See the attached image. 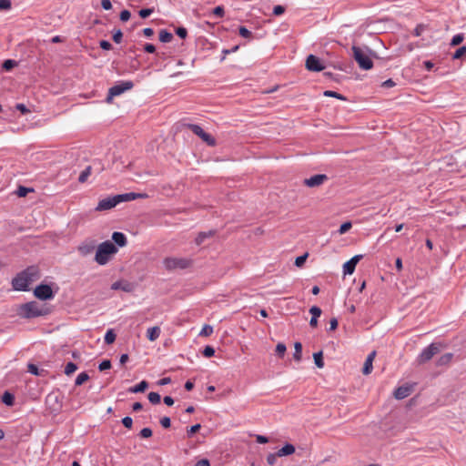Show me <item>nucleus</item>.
<instances>
[{
    "label": "nucleus",
    "mask_w": 466,
    "mask_h": 466,
    "mask_svg": "<svg viewBox=\"0 0 466 466\" xmlns=\"http://www.w3.org/2000/svg\"><path fill=\"white\" fill-rule=\"evenodd\" d=\"M40 278L37 267L31 266L22 272L18 273L12 280V286L15 290L26 291L29 286Z\"/></svg>",
    "instance_id": "obj_1"
},
{
    "label": "nucleus",
    "mask_w": 466,
    "mask_h": 466,
    "mask_svg": "<svg viewBox=\"0 0 466 466\" xmlns=\"http://www.w3.org/2000/svg\"><path fill=\"white\" fill-rule=\"evenodd\" d=\"M118 251L116 246L106 240L102 242L96 247V252L95 255V261L101 266L107 264L112 257Z\"/></svg>",
    "instance_id": "obj_2"
},
{
    "label": "nucleus",
    "mask_w": 466,
    "mask_h": 466,
    "mask_svg": "<svg viewBox=\"0 0 466 466\" xmlns=\"http://www.w3.org/2000/svg\"><path fill=\"white\" fill-rule=\"evenodd\" d=\"M48 313L47 309L36 301H30L19 306L17 314L24 319H33L45 316Z\"/></svg>",
    "instance_id": "obj_3"
},
{
    "label": "nucleus",
    "mask_w": 466,
    "mask_h": 466,
    "mask_svg": "<svg viewBox=\"0 0 466 466\" xmlns=\"http://www.w3.org/2000/svg\"><path fill=\"white\" fill-rule=\"evenodd\" d=\"M353 57L358 63L359 66L363 70L371 69L373 62L362 48L359 46H352Z\"/></svg>",
    "instance_id": "obj_4"
},
{
    "label": "nucleus",
    "mask_w": 466,
    "mask_h": 466,
    "mask_svg": "<svg viewBox=\"0 0 466 466\" xmlns=\"http://www.w3.org/2000/svg\"><path fill=\"white\" fill-rule=\"evenodd\" d=\"M441 343L432 342L428 347L424 348L417 357V362L419 364H424L431 360L433 356L438 354L441 350Z\"/></svg>",
    "instance_id": "obj_5"
},
{
    "label": "nucleus",
    "mask_w": 466,
    "mask_h": 466,
    "mask_svg": "<svg viewBox=\"0 0 466 466\" xmlns=\"http://www.w3.org/2000/svg\"><path fill=\"white\" fill-rule=\"evenodd\" d=\"M192 260L187 258H167L164 265L168 270L185 269L191 266Z\"/></svg>",
    "instance_id": "obj_6"
},
{
    "label": "nucleus",
    "mask_w": 466,
    "mask_h": 466,
    "mask_svg": "<svg viewBox=\"0 0 466 466\" xmlns=\"http://www.w3.org/2000/svg\"><path fill=\"white\" fill-rule=\"evenodd\" d=\"M133 86L134 84L132 81H122L117 83L109 88L106 102L110 103L114 96H120L125 91L132 89Z\"/></svg>",
    "instance_id": "obj_7"
},
{
    "label": "nucleus",
    "mask_w": 466,
    "mask_h": 466,
    "mask_svg": "<svg viewBox=\"0 0 466 466\" xmlns=\"http://www.w3.org/2000/svg\"><path fill=\"white\" fill-rule=\"evenodd\" d=\"M34 295L42 300H47L54 298V292L49 285L41 284L34 290Z\"/></svg>",
    "instance_id": "obj_8"
},
{
    "label": "nucleus",
    "mask_w": 466,
    "mask_h": 466,
    "mask_svg": "<svg viewBox=\"0 0 466 466\" xmlns=\"http://www.w3.org/2000/svg\"><path fill=\"white\" fill-rule=\"evenodd\" d=\"M97 247L96 240L88 238L84 240L77 248V250L81 256H87L91 254Z\"/></svg>",
    "instance_id": "obj_9"
},
{
    "label": "nucleus",
    "mask_w": 466,
    "mask_h": 466,
    "mask_svg": "<svg viewBox=\"0 0 466 466\" xmlns=\"http://www.w3.org/2000/svg\"><path fill=\"white\" fill-rule=\"evenodd\" d=\"M306 68L312 72H320L324 69V66L319 57L309 55L306 59Z\"/></svg>",
    "instance_id": "obj_10"
},
{
    "label": "nucleus",
    "mask_w": 466,
    "mask_h": 466,
    "mask_svg": "<svg viewBox=\"0 0 466 466\" xmlns=\"http://www.w3.org/2000/svg\"><path fill=\"white\" fill-rule=\"evenodd\" d=\"M328 180V177L324 174L314 175L309 178L304 179V184L309 187H316L322 185Z\"/></svg>",
    "instance_id": "obj_11"
},
{
    "label": "nucleus",
    "mask_w": 466,
    "mask_h": 466,
    "mask_svg": "<svg viewBox=\"0 0 466 466\" xmlns=\"http://www.w3.org/2000/svg\"><path fill=\"white\" fill-rule=\"evenodd\" d=\"M362 258V255H356L348 260L343 265V273L344 275H351L356 268L357 263Z\"/></svg>",
    "instance_id": "obj_12"
},
{
    "label": "nucleus",
    "mask_w": 466,
    "mask_h": 466,
    "mask_svg": "<svg viewBox=\"0 0 466 466\" xmlns=\"http://www.w3.org/2000/svg\"><path fill=\"white\" fill-rule=\"evenodd\" d=\"M116 206L114 197L106 198L100 200L97 204L96 210H107Z\"/></svg>",
    "instance_id": "obj_13"
},
{
    "label": "nucleus",
    "mask_w": 466,
    "mask_h": 466,
    "mask_svg": "<svg viewBox=\"0 0 466 466\" xmlns=\"http://www.w3.org/2000/svg\"><path fill=\"white\" fill-rule=\"evenodd\" d=\"M375 356H376L375 350L371 351L368 355V357L364 362L363 369H362V372L364 375H369L372 371V369H373L372 363L375 359Z\"/></svg>",
    "instance_id": "obj_14"
},
{
    "label": "nucleus",
    "mask_w": 466,
    "mask_h": 466,
    "mask_svg": "<svg viewBox=\"0 0 466 466\" xmlns=\"http://www.w3.org/2000/svg\"><path fill=\"white\" fill-rule=\"evenodd\" d=\"M411 393V388L410 386H400L394 391V397L397 400H403Z\"/></svg>",
    "instance_id": "obj_15"
},
{
    "label": "nucleus",
    "mask_w": 466,
    "mask_h": 466,
    "mask_svg": "<svg viewBox=\"0 0 466 466\" xmlns=\"http://www.w3.org/2000/svg\"><path fill=\"white\" fill-rule=\"evenodd\" d=\"M114 244L119 247H125L127 245V237L122 232H114L112 235Z\"/></svg>",
    "instance_id": "obj_16"
},
{
    "label": "nucleus",
    "mask_w": 466,
    "mask_h": 466,
    "mask_svg": "<svg viewBox=\"0 0 466 466\" xmlns=\"http://www.w3.org/2000/svg\"><path fill=\"white\" fill-rule=\"evenodd\" d=\"M160 333H161V329L159 327H157V326L151 327V328H148L147 330V338L150 341H155L157 339H158V337L160 336Z\"/></svg>",
    "instance_id": "obj_17"
},
{
    "label": "nucleus",
    "mask_w": 466,
    "mask_h": 466,
    "mask_svg": "<svg viewBox=\"0 0 466 466\" xmlns=\"http://www.w3.org/2000/svg\"><path fill=\"white\" fill-rule=\"evenodd\" d=\"M453 359L452 353H445L441 355L437 360L436 365L437 366H448Z\"/></svg>",
    "instance_id": "obj_18"
},
{
    "label": "nucleus",
    "mask_w": 466,
    "mask_h": 466,
    "mask_svg": "<svg viewBox=\"0 0 466 466\" xmlns=\"http://www.w3.org/2000/svg\"><path fill=\"white\" fill-rule=\"evenodd\" d=\"M295 452V447L292 444L287 443L278 451L279 457L291 455Z\"/></svg>",
    "instance_id": "obj_19"
},
{
    "label": "nucleus",
    "mask_w": 466,
    "mask_h": 466,
    "mask_svg": "<svg viewBox=\"0 0 466 466\" xmlns=\"http://www.w3.org/2000/svg\"><path fill=\"white\" fill-rule=\"evenodd\" d=\"M148 387V383L146 380L140 381L137 385L128 389L131 393L144 392Z\"/></svg>",
    "instance_id": "obj_20"
},
{
    "label": "nucleus",
    "mask_w": 466,
    "mask_h": 466,
    "mask_svg": "<svg viewBox=\"0 0 466 466\" xmlns=\"http://www.w3.org/2000/svg\"><path fill=\"white\" fill-rule=\"evenodd\" d=\"M214 234H215L214 230H209L207 232H199L195 239V242L197 245H201L205 241L206 238L214 236Z\"/></svg>",
    "instance_id": "obj_21"
},
{
    "label": "nucleus",
    "mask_w": 466,
    "mask_h": 466,
    "mask_svg": "<svg viewBox=\"0 0 466 466\" xmlns=\"http://www.w3.org/2000/svg\"><path fill=\"white\" fill-rule=\"evenodd\" d=\"M187 127L196 136L199 137L200 138H202L206 134L203 128L198 125L189 124Z\"/></svg>",
    "instance_id": "obj_22"
},
{
    "label": "nucleus",
    "mask_w": 466,
    "mask_h": 466,
    "mask_svg": "<svg viewBox=\"0 0 466 466\" xmlns=\"http://www.w3.org/2000/svg\"><path fill=\"white\" fill-rule=\"evenodd\" d=\"M294 354L293 358L297 361H300L302 358V344L300 342H296L294 344Z\"/></svg>",
    "instance_id": "obj_23"
},
{
    "label": "nucleus",
    "mask_w": 466,
    "mask_h": 466,
    "mask_svg": "<svg viewBox=\"0 0 466 466\" xmlns=\"http://www.w3.org/2000/svg\"><path fill=\"white\" fill-rule=\"evenodd\" d=\"M173 39V35L163 29L159 32V40L162 43H169Z\"/></svg>",
    "instance_id": "obj_24"
},
{
    "label": "nucleus",
    "mask_w": 466,
    "mask_h": 466,
    "mask_svg": "<svg viewBox=\"0 0 466 466\" xmlns=\"http://www.w3.org/2000/svg\"><path fill=\"white\" fill-rule=\"evenodd\" d=\"M92 167L88 166L86 167L79 175L78 181L80 183H85L88 177L91 175Z\"/></svg>",
    "instance_id": "obj_25"
},
{
    "label": "nucleus",
    "mask_w": 466,
    "mask_h": 466,
    "mask_svg": "<svg viewBox=\"0 0 466 466\" xmlns=\"http://www.w3.org/2000/svg\"><path fill=\"white\" fill-rule=\"evenodd\" d=\"M2 401L7 406H12L15 401V397L12 393L5 391L2 396Z\"/></svg>",
    "instance_id": "obj_26"
},
{
    "label": "nucleus",
    "mask_w": 466,
    "mask_h": 466,
    "mask_svg": "<svg viewBox=\"0 0 466 466\" xmlns=\"http://www.w3.org/2000/svg\"><path fill=\"white\" fill-rule=\"evenodd\" d=\"M313 359L316 366L318 368H323L324 367V361H323V354L322 351L315 352L313 354Z\"/></svg>",
    "instance_id": "obj_27"
},
{
    "label": "nucleus",
    "mask_w": 466,
    "mask_h": 466,
    "mask_svg": "<svg viewBox=\"0 0 466 466\" xmlns=\"http://www.w3.org/2000/svg\"><path fill=\"white\" fill-rule=\"evenodd\" d=\"M89 379V376L86 372H81L77 375L76 380H75V384L76 386H80L82 385L84 382H86V380H88Z\"/></svg>",
    "instance_id": "obj_28"
},
{
    "label": "nucleus",
    "mask_w": 466,
    "mask_h": 466,
    "mask_svg": "<svg viewBox=\"0 0 466 466\" xmlns=\"http://www.w3.org/2000/svg\"><path fill=\"white\" fill-rule=\"evenodd\" d=\"M116 337L113 329H108L105 335V342L106 344H112L116 340Z\"/></svg>",
    "instance_id": "obj_29"
},
{
    "label": "nucleus",
    "mask_w": 466,
    "mask_h": 466,
    "mask_svg": "<svg viewBox=\"0 0 466 466\" xmlns=\"http://www.w3.org/2000/svg\"><path fill=\"white\" fill-rule=\"evenodd\" d=\"M324 96H329V97H336V98H338L339 100H342V101L346 100V97L343 95H341L339 93H337L335 91H331V90L325 91L324 92Z\"/></svg>",
    "instance_id": "obj_30"
},
{
    "label": "nucleus",
    "mask_w": 466,
    "mask_h": 466,
    "mask_svg": "<svg viewBox=\"0 0 466 466\" xmlns=\"http://www.w3.org/2000/svg\"><path fill=\"white\" fill-rule=\"evenodd\" d=\"M148 400L152 404H158L161 400V397L157 392H149L148 394Z\"/></svg>",
    "instance_id": "obj_31"
},
{
    "label": "nucleus",
    "mask_w": 466,
    "mask_h": 466,
    "mask_svg": "<svg viewBox=\"0 0 466 466\" xmlns=\"http://www.w3.org/2000/svg\"><path fill=\"white\" fill-rule=\"evenodd\" d=\"M77 370V366L74 362H68L65 367V373L69 376Z\"/></svg>",
    "instance_id": "obj_32"
},
{
    "label": "nucleus",
    "mask_w": 466,
    "mask_h": 466,
    "mask_svg": "<svg viewBox=\"0 0 466 466\" xmlns=\"http://www.w3.org/2000/svg\"><path fill=\"white\" fill-rule=\"evenodd\" d=\"M16 61L15 60H12V59H7V60H5L4 63H3V68L6 71H9L11 70L12 68H14L15 66H16Z\"/></svg>",
    "instance_id": "obj_33"
},
{
    "label": "nucleus",
    "mask_w": 466,
    "mask_h": 466,
    "mask_svg": "<svg viewBox=\"0 0 466 466\" xmlns=\"http://www.w3.org/2000/svg\"><path fill=\"white\" fill-rule=\"evenodd\" d=\"M33 191L32 188H29V187H23V186H20L18 188H17V191H16V194L18 197L20 198H25L28 192H31Z\"/></svg>",
    "instance_id": "obj_34"
},
{
    "label": "nucleus",
    "mask_w": 466,
    "mask_h": 466,
    "mask_svg": "<svg viewBox=\"0 0 466 466\" xmlns=\"http://www.w3.org/2000/svg\"><path fill=\"white\" fill-rule=\"evenodd\" d=\"M204 142H206L208 146L214 147L216 146V139L209 134L206 133L201 138Z\"/></svg>",
    "instance_id": "obj_35"
},
{
    "label": "nucleus",
    "mask_w": 466,
    "mask_h": 466,
    "mask_svg": "<svg viewBox=\"0 0 466 466\" xmlns=\"http://www.w3.org/2000/svg\"><path fill=\"white\" fill-rule=\"evenodd\" d=\"M204 142H206L208 146L214 147L216 146V139L209 134L206 133L201 138Z\"/></svg>",
    "instance_id": "obj_36"
},
{
    "label": "nucleus",
    "mask_w": 466,
    "mask_h": 466,
    "mask_svg": "<svg viewBox=\"0 0 466 466\" xmlns=\"http://www.w3.org/2000/svg\"><path fill=\"white\" fill-rule=\"evenodd\" d=\"M463 40L464 35L462 34H457L452 37L451 45L453 46H459L461 43H462Z\"/></svg>",
    "instance_id": "obj_37"
},
{
    "label": "nucleus",
    "mask_w": 466,
    "mask_h": 466,
    "mask_svg": "<svg viewBox=\"0 0 466 466\" xmlns=\"http://www.w3.org/2000/svg\"><path fill=\"white\" fill-rule=\"evenodd\" d=\"M463 56H466V46H461V47L458 48L454 52L452 57H453V59H460Z\"/></svg>",
    "instance_id": "obj_38"
},
{
    "label": "nucleus",
    "mask_w": 466,
    "mask_h": 466,
    "mask_svg": "<svg viewBox=\"0 0 466 466\" xmlns=\"http://www.w3.org/2000/svg\"><path fill=\"white\" fill-rule=\"evenodd\" d=\"M238 33H239L240 36H242L244 38H250L252 35V33L245 26H240L238 29Z\"/></svg>",
    "instance_id": "obj_39"
},
{
    "label": "nucleus",
    "mask_w": 466,
    "mask_h": 466,
    "mask_svg": "<svg viewBox=\"0 0 466 466\" xmlns=\"http://www.w3.org/2000/svg\"><path fill=\"white\" fill-rule=\"evenodd\" d=\"M203 355L206 357V358H210V357H213L214 354H215V350L213 347L211 346H206L203 350Z\"/></svg>",
    "instance_id": "obj_40"
},
{
    "label": "nucleus",
    "mask_w": 466,
    "mask_h": 466,
    "mask_svg": "<svg viewBox=\"0 0 466 466\" xmlns=\"http://www.w3.org/2000/svg\"><path fill=\"white\" fill-rule=\"evenodd\" d=\"M351 227H352V225L350 222H345L340 225V227L339 228V233L341 235L345 234L347 231H349L351 228Z\"/></svg>",
    "instance_id": "obj_41"
},
{
    "label": "nucleus",
    "mask_w": 466,
    "mask_h": 466,
    "mask_svg": "<svg viewBox=\"0 0 466 466\" xmlns=\"http://www.w3.org/2000/svg\"><path fill=\"white\" fill-rule=\"evenodd\" d=\"M285 352H286V346L283 343H279L276 347L277 355H279L280 358H282L284 356Z\"/></svg>",
    "instance_id": "obj_42"
},
{
    "label": "nucleus",
    "mask_w": 466,
    "mask_h": 466,
    "mask_svg": "<svg viewBox=\"0 0 466 466\" xmlns=\"http://www.w3.org/2000/svg\"><path fill=\"white\" fill-rule=\"evenodd\" d=\"M110 368H111V362L108 360H103L98 366V369L100 371L109 370Z\"/></svg>",
    "instance_id": "obj_43"
},
{
    "label": "nucleus",
    "mask_w": 466,
    "mask_h": 466,
    "mask_svg": "<svg viewBox=\"0 0 466 466\" xmlns=\"http://www.w3.org/2000/svg\"><path fill=\"white\" fill-rule=\"evenodd\" d=\"M279 457L278 455V452L276 453H269L268 456H267V461L269 465H274L277 461V458Z\"/></svg>",
    "instance_id": "obj_44"
},
{
    "label": "nucleus",
    "mask_w": 466,
    "mask_h": 466,
    "mask_svg": "<svg viewBox=\"0 0 466 466\" xmlns=\"http://www.w3.org/2000/svg\"><path fill=\"white\" fill-rule=\"evenodd\" d=\"M154 12V9L153 8H145V9H141L139 11V15L140 17L142 18H147L152 13Z\"/></svg>",
    "instance_id": "obj_45"
},
{
    "label": "nucleus",
    "mask_w": 466,
    "mask_h": 466,
    "mask_svg": "<svg viewBox=\"0 0 466 466\" xmlns=\"http://www.w3.org/2000/svg\"><path fill=\"white\" fill-rule=\"evenodd\" d=\"M224 14H225L224 8L221 5L216 6L213 9V15L218 17H222L224 15Z\"/></svg>",
    "instance_id": "obj_46"
},
{
    "label": "nucleus",
    "mask_w": 466,
    "mask_h": 466,
    "mask_svg": "<svg viewBox=\"0 0 466 466\" xmlns=\"http://www.w3.org/2000/svg\"><path fill=\"white\" fill-rule=\"evenodd\" d=\"M122 37L123 34L119 29L113 34V41L116 44H119L122 41Z\"/></svg>",
    "instance_id": "obj_47"
},
{
    "label": "nucleus",
    "mask_w": 466,
    "mask_h": 466,
    "mask_svg": "<svg viewBox=\"0 0 466 466\" xmlns=\"http://www.w3.org/2000/svg\"><path fill=\"white\" fill-rule=\"evenodd\" d=\"M139 435L141 438H149L152 436V430L150 428H144L140 431Z\"/></svg>",
    "instance_id": "obj_48"
},
{
    "label": "nucleus",
    "mask_w": 466,
    "mask_h": 466,
    "mask_svg": "<svg viewBox=\"0 0 466 466\" xmlns=\"http://www.w3.org/2000/svg\"><path fill=\"white\" fill-rule=\"evenodd\" d=\"M309 313L312 317L319 318L321 315V309L317 306H313L310 308Z\"/></svg>",
    "instance_id": "obj_49"
},
{
    "label": "nucleus",
    "mask_w": 466,
    "mask_h": 466,
    "mask_svg": "<svg viewBox=\"0 0 466 466\" xmlns=\"http://www.w3.org/2000/svg\"><path fill=\"white\" fill-rule=\"evenodd\" d=\"M213 332V328L209 325H206L203 327L202 330L200 331V335L203 336H209Z\"/></svg>",
    "instance_id": "obj_50"
},
{
    "label": "nucleus",
    "mask_w": 466,
    "mask_h": 466,
    "mask_svg": "<svg viewBox=\"0 0 466 466\" xmlns=\"http://www.w3.org/2000/svg\"><path fill=\"white\" fill-rule=\"evenodd\" d=\"M176 34L180 37V38H186L187 35V30L185 28V27H177L176 29Z\"/></svg>",
    "instance_id": "obj_51"
},
{
    "label": "nucleus",
    "mask_w": 466,
    "mask_h": 466,
    "mask_svg": "<svg viewBox=\"0 0 466 466\" xmlns=\"http://www.w3.org/2000/svg\"><path fill=\"white\" fill-rule=\"evenodd\" d=\"M122 423L126 428L131 429L133 425V420L131 417H125L122 419Z\"/></svg>",
    "instance_id": "obj_52"
},
{
    "label": "nucleus",
    "mask_w": 466,
    "mask_h": 466,
    "mask_svg": "<svg viewBox=\"0 0 466 466\" xmlns=\"http://www.w3.org/2000/svg\"><path fill=\"white\" fill-rule=\"evenodd\" d=\"M11 8L10 0H0V10H8Z\"/></svg>",
    "instance_id": "obj_53"
},
{
    "label": "nucleus",
    "mask_w": 466,
    "mask_h": 466,
    "mask_svg": "<svg viewBox=\"0 0 466 466\" xmlns=\"http://www.w3.org/2000/svg\"><path fill=\"white\" fill-rule=\"evenodd\" d=\"M200 428H201V425H200V424H195V425L191 426V427L187 430V436H188V437L192 436L194 433H196L197 431H198Z\"/></svg>",
    "instance_id": "obj_54"
},
{
    "label": "nucleus",
    "mask_w": 466,
    "mask_h": 466,
    "mask_svg": "<svg viewBox=\"0 0 466 466\" xmlns=\"http://www.w3.org/2000/svg\"><path fill=\"white\" fill-rule=\"evenodd\" d=\"M113 197H114V198L116 200V205L121 203V202L127 201V196H126V193L125 194L116 195V196H113Z\"/></svg>",
    "instance_id": "obj_55"
},
{
    "label": "nucleus",
    "mask_w": 466,
    "mask_h": 466,
    "mask_svg": "<svg viewBox=\"0 0 466 466\" xmlns=\"http://www.w3.org/2000/svg\"><path fill=\"white\" fill-rule=\"evenodd\" d=\"M284 12H285V7L283 5H275L273 7V14L275 15H280L284 14Z\"/></svg>",
    "instance_id": "obj_56"
},
{
    "label": "nucleus",
    "mask_w": 466,
    "mask_h": 466,
    "mask_svg": "<svg viewBox=\"0 0 466 466\" xmlns=\"http://www.w3.org/2000/svg\"><path fill=\"white\" fill-rule=\"evenodd\" d=\"M130 12L128 10H123L121 13H120V20L123 21V22H127L129 18H130Z\"/></svg>",
    "instance_id": "obj_57"
},
{
    "label": "nucleus",
    "mask_w": 466,
    "mask_h": 466,
    "mask_svg": "<svg viewBox=\"0 0 466 466\" xmlns=\"http://www.w3.org/2000/svg\"><path fill=\"white\" fill-rule=\"evenodd\" d=\"M307 257H308V254L298 257L295 260V265L297 267L302 266L304 264V262L306 261Z\"/></svg>",
    "instance_id": "obj_58"
},
{
    "label": "nucleus",
    "mask_w": 466,
    "mask_h": 466,
    "mask_svg": "<svg viewBox=\"0 0 466 466\" xmlns=\"http://www.w3.org/2000/svg\"><path fill=\"white\" fill-rule=\"evenodd\" d=\"M99 46L103 50H110L112 48V45L108 41H106V40H101L99 42Z\"/></svg>",
    "instance_id": "obj_59"
},
{
    "label": "nucleus",
    "mask_w": 466,
    "mask_h": 466,
    "mask_svg": "<svg viewBox=\"0 0 466 466\" xmlns=\"http://www.w3.org/2000/svg\"><path fill=\"white\" fill-rule=\"evenodd\" d=\"M27 370L34 375H39L38 368L35 364H28Z\"/></svg>",
    "instance_id": "obj_60"
},
{
    "label": "nucleus",
    "mask_w": 466,
    "mask_h": 466,
    "mask_svg": "<svg viewBox=\"0 0 466 466\" xmlns=\"http://www.w3.org/2000/svg\"><path fill=\"white\" fill-rule=\"evenodd\" d=\"M160 424L162 427L164 428H169L170 425H171V421H170V419L168 417H163L161 420H160Z\"/></svg>",
    "instance_id": "obj_61"
},
{
    "label": "nucleus",
    "mask_w": 466,
    "mask_h": 466,
    "mask_svg": "<svg viewBox=\"0 0 466 466\" xmlns=\"http://www.w3.org/2000/svg\"><path fill=\"white\" fill-rule=\"evenodd\" d=\"M15 108L22 114L29 113L30 110L24 104H16Z\"/></svg>",
    "instance_id": "obj_62"
},
{
    "label": "nucleus",
    "mask_w": 466,
    "mask_h": 466,
    "mask_svg": "<svg viewBox=\"0 0 466 466\" xmlns=\"http://www.w3.org/2000/svg\"><path fill=\"white\" fill-rule=\"evenodd\" d=\"M101 6L105 10H110L112 8V4L110 0H102L101 1Z\"/></svg>",
    "instance_id": "obj_63"
},
{
    "label": "nucleus",
    "mask_w": 466,
    "mask_h": 466,
    "mask_svg": "<svg viewBox=\"0 0 466 466\" xmlns=\"http://www.w3.org/2000/svg\"><path fill=\"white\" fill-rule=\"evenodd\" d=\"M196 466H210V463L208 460L201 459L197 461Z\"/></svg>",
    "instance_id": "obj_64"
}]
</instances>
